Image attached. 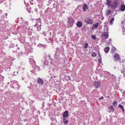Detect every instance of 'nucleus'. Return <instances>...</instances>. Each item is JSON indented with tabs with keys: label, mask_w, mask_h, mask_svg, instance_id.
<instances>
[{
	"label": "nucleus",
	"mask_w": 125,
	"mask_h": 125,
	"mask_svg": "<svg viewBox=\"0 0 125 125\" xmlns=\"http://www.w3.org/2000/svg\"><path fill=\"white\" fill-rule=\"evenodd\" d=\"M68 21L67 25L68 27H70L73 26L75 21L71 17L70 18H68Z\"/></svg>",
	"instance_id": "nucleus-1"
},
{
	"label": "nucleus",
	"mask_w": 125,
	"mask_h": 125,
	"mask_svg": "<svg viewBox=\"0 0 125 125\" xmlns=\"http://www.w3.org/2000/svg\"><path fill=\"white\" fill-rule=\"evenodd\" d=\"M115 0L111 4V7L112 8H116L118 6L121 4L120 1Z\"/></svg>",
	"instance_id": "nucleus-2"
},
{
	"label": "nucleus",
	"mask_w": 125,
	"mask_h": 125,
	"mask_svg": "<svg viewBox=\"0 0 125 125\" xmlns=\"http://www.w3.org/2000/svg\"><path fill=\"white\" fill-rule=\"evenodd\" d=\"M109 30V28H108L104 31L105 32L102 33L101 34V35L104 36L105 38L106 39H107L108 37V31Z\"/></svg>",
	"instance_id": "nucleus-3"
},
{
	"label": "nucleus",
	"mask_w": 125,
	"mask_h": 125,
	"mask_svg": "<svg viewBox=\"0 0 125 125\" xmlns=\"http://www.w3.org/2000/svg\"><path fill=\"white\" fill-rule=\"evenodd\" d=\"M84 21L87 24H92L93 23L92 20L89 17L85 18Z\"/></svg>",
	"instance_id": "nucleus-4"
},
{
	"label": "nucleus",
	"mask_w": 125,
	"mask_h": 125,
	"mask_svg": "<svg viewBox=\"0 0 125 125\" xmlns=\"http://www.w3.org/2000/svg\"><path fill=\"white\" fill-rule=\"evenodd\" d=\"M32 58H33V57L32 56L31 58L29 59V61L30 64L32 65V67H33V66L35 65L36 63L35 61Z\"/></svg>",
	"instance_id": "nucleus-5"
},
{
	"label": "nucleus",
	"mask_w": 125,
	"mask_h": 125,
	"mask_svg": "<svg viewBox=\"0 0 125 125\" xmlns=\"http://www.w3.org/2000/svg\"><path fill=\"white\" fill-rule=\"evenodd\" d=\"M114 57L115 61L116 62L120 59V55L117 53H115V54Z\"/></svg>",
	"instance_id": "nucleus-6"
},
{
	"label": "nucleus",
	"mask_w": 125,
	"mask_h": 125,
	"mask_svg": "<svg viewBox=\"0 0 125 125\" xmlns=\"http://www.w3.org/2000/svg\"><path fill=\"white\" fill-rule=\"evenodd\" d=\"M93 86L96 88H99L100 87V82H99L95 81L93 84Z\"/></svg>",
	"instance_id": "nucleus-7"
},
{
	"label": "nucleus",
	"mask_w": 125,
	"mask_h": 125,
	"mask_svg": "<svg viewBox=\"0 0 125 125\" xmlns=\"http://www.w3.org/2000/svg\"><path fill=\"white\" fill-rule=\"evenodd\" d=\"M18 45H17L15 46L12 49V52L14 53H16L17 52V50H19V48L18 47Z\"/></svg>",
	"instance_id": "nucleus-8"
},
{
	"label": "nucleus",
	"mask_w": 125,
	"mask_h": 125,
	"mask_svg": "<svg viewBox=\"0 0 125 125\" xmlns=\"http://www.w3.org/2000/svg\"><path fill=\"white\" fill-rule=\"evenodd\" d=\"M37 83L39 84H41L42 85L43 84V80L41 78H38L37 79Z\"/></svg>",
	"instance_id": "nucleus-9"
},
{
	"label": "nucleus",
	"mask_w": 125,
	"mask_h": 125,
	"mask_svg": "<svg viewBox=\"0 0 125 125\" xmlns=\"http://www.w3.org/2000/svg\"><path fill=\"white\" fill-rule=\"evenodd\" d=\"M68 111L66 110L63 113V117L64 118H66L68 116Z\"/></svg>",
	"instance_id": "nucleus-10"
},
{
	"label": "nucleus",
	"mask_w": 125,
	"mask_h": 125,
	"mask_svg": "<svg viewBox=\"0 0 125 125\" xmlns=\"http://www.w3.org/2000/svg\"><path fill=\"white\" fill-rule=\"evenodd\" d=\"M111 13V11L110 10H108L105 12L106 15L108 16Z\"/></svg>",
	"instance_id": "nucleus-11"
},
{
	"label": "nucleus",
	"mask_w": 125,
	"mask_h": 125,
	"mask_svg": "<svg viewBox=\"0 0 125 125\" xmlns=\"http://www.w3.org/2000/svg\"><path fill=\"white\" fill-rule=\"evenodd\" d=\"M109 110V112H113L114 111V109L113 106L111 105L108 107Z\"/></svg>",
	"instance_id": "nucleus-12"
},
{
	"label": "nucleus",
	"mask_w": 125,
	"mask_h": 125,
	"mask_svg": "<svg viewBox=\"0 0 125 125\" xmlns=\"http://www.w3.org/2000/svg\"><path fill=\"white\" fill-rule=\"evenodd\" d=\"M106 4L109 7H111V1L110 0H106Z\"/></svg>",
	"instance_id": "nucleus-13"
},
{
	"label": "nucleus",
	"mask_w": 125,
	"mask_h": 125,
	"mask_svg": "<svg viewBox=\"0 0 125 125\" xmlns=\"http://www.w3.org/2000/svg\"><path fill=\"white\" fill-rule=\"evenodd\" d=\"M82 23L81 21H79L77 22L76 25L78 27H81L82 26Z\"/></svg>",
	"instance_id": "nucleus-14"
},
{
	"label": "nucleus",
	"mask_w": 125,
	"mask_h": 125,
	"mask_svg": "<svg viewBox=\"0 0 125 125\" xmlns=\"http://www.w3.org/2000/svg\"><path fill=\"white\" fill-rule=\"evenodd\" d=\"M99 24V23L98 22H97L96 24H94L92 26L93 29H94L95 28H97L98 25Z\"/></svg>",
	"instance_id": "nucleus-15"
},
{
	"label": "nucleus",
	"mask_w": 125,
	"mask_h": 125,
	"mask_svg": "<svg viewBox=\"0 0 125 125\" xmlns=\"http://www.w3.org/2000/svg\"><path fill=\"white\" fill-rule=\"evenodd\" d=\"M110 49V48L109 47H107L105 48L104 50V52L106 53H107L109 52Z\"/></svg>",
	"instance_id": "nucleus-16"
},
{
	"label": "nucleus",
	"mask_w": 125,
	"mask_h": 125,
	"mask_svg": "<svg viewBox=\"0 0 125 125\" xmlns=\"http://www.w3.org/2000/svg\"><path fill=\"white\" fill-rule=\"evenodd\" d=\"M39 45L40 46L43 47V48H44L45 49H46L47 47V46L45 44H39Z\"/></svg>",
	"instance_id": "nucleus-17"
},
{
	"label": "nucleus",
	"mask_w": 125,
	"mask_h": 125,
	"mask_svg": "<svg viewBox=\"0 0 125 125\" xmlns=\"http://www.w3.org/2000/svg\"><path fill=\"white\" fill-rule=\"evenodd\" d=\"M64 123L65 124H67L68 122V120L66 118H64L63 119Z\"/></svg>",
	"instance_id": "nucleus-18"
},
{
	"label": "nucleus",
	"mask_w": 125,
	"mask_h": 125,
	"mask_svg": "<svg viewBox=\"0 0 125 125\" xmlns=\"http://www.w3.org/2000/svg\"><path fill=\"white\" fill-rule=\"evenodd\" d=\"M26 10L29 13H31L33 12V10H32L31 8H26Z\"/></svg>",
	"instance_id": "nucleus-19"
},
{
	"label": "nucleus",
	"mask_w": 125,
	"mask_h": 125,
	"mask_svg": "<svg viewBox=\"0 0 125 125\" xmlns=\"http://www.w3.org/2000/svg\"><path fill=\"white\" fill-rule=\"evenodd\" d=\"M117 102L116 101H114L112 103L113 105L115 107L117 106Z\"/></svg>",
	"instance_id": "nucleus-20"
},
{
	"label": "nucleus",
	"mask_w": 125,
	"mask_h": 125,
	"mask_svg": "<svg viewBox=\"0 0 125 125\" xmlns=\"http://www.w3.org/2000/svg\"><path fill=\"white\" fill-rule=\"evenodd\" d=\"M118 107L121 108L122 110L123 113H124L125 110L123 106L121 104H119L118 106Z\"/></svg>",
	"instance_id": "nucleus-21"
},
{
	"label": "nucleus",
	"mask_w": 125,
	"mask_h": 125,
	"mask_svg": "<svg viewBox=\"0 0 125 125\" xmlns=\"http://www.w3.org/2000/svg\"><path fill=\"white\" fill-rule=\"evenodd\" d=\"M114 17H112L111 18V19L110 21V22H109L110 24L111 25L113 24V21H114Z\"/></svg>",
	"instance_id": "nucleus-22"
},
{
	"label": "nucleus",
	"mask_w": 125,
	"mask_h": 125,
	"mask_svg": "<svg viewBox=\"0 0 125 125\" xmlns=\"http://www.w3.org/2000/svg\"><path fill=\"white\" fill-rule=\"evenodd\" d=\"M13 43H11L9 47V48H13L15 46Z\"/></svg>",
	"instance_id": "nucleus-23"
},
{
	"label": "nucleus",
	"mask_w": 125,
	"mask_h": 125,
	"mask_svg": "<svg viewBox=\"0 0 125 125\" xmlns=\"http://www.w3.org/2000/svg\"><path fill=\"white\" fill-rule=\"evenodd\" d=\"M120 1L121 2V5L120 8H125V5L124 4V3H122V1Z\"/></svg>",
	"instance_id": "nucleus-24"
},
{
	"label": "nucleus",
	"mask_w": 125,
	"mask_h": 125,
	"mask_svg": "<svg viewBox=\"0 0 125 125\" xmlns=\"http://www.w3.org/2000/svg\"><path fill=\"white\" fill-rule=\"evenodd\" d=\"M33 68L34 69H37V70H38L39 69V67L38 66H37L36 64L34 65V66H33Z\"/></svg>",
	"instance_id": "nucleus-25"
},
{
	"label": "nucleus",
	"mask_w": 125,
	"mask_h": 125,
	"mask_svg": "<svg viewBox=\"0 0 125 125\" xmlns=\"http://www.w3.org/2000/svg\"><path fill=\"white\" fill-rule=\"evenodd\" d=\"M60 9L59 10L60 12L62 13H65L64 11L63 10L62 8H60Z\"/></svg>",
	"instance_id": "nucleus-26"
},
{
	"label": "nucleus",
	"mask_w": 125,
	"mask_h": 125,
	"mask_svg": "<svg viewBox=\"0 0 125 125\" xmlns=\"http://www.w3.org/2000/svg\"><path fill=\"white\" fill-rule=\"evenodd\" d=\"M84 44L85 45L84 46V48L85 49L87 48L88 46V44L87 43H85Z\"/></svg>",
	"instance_id": "nucleus-27"
},
{
	"label": "nucleus",
	"mask_w": 125,
	"mask_h": 125,
	"mask_svg": "<svg viewBox=\"0 0 125 125\" xmlns=\"http://www.w3.org/2000/svg\"><path fill=\"white\" fill-rule=\"evenodd\" d=\"M122 30L123 32H124L125 31V27L124 25H122Z\"/></svg>",
	"instance_id": "nucleus-28"
},
{
	"label": "nucleus",
	"mask_w": 125,
	"mask_h": 125,
	"mask_svg": "<svg viewBox=\"0 0 125 125\" xmlns=\"http://www.w3.org/2000/svg\"><path fill=\"white\" fill-rule=\"evenodd\" d=\"M99 58L98 59V62L100 63H101L102 62V58L100 55L99 56Z\"/></svg>",
	"instance_id": "nucleus-29"
},
{
	"label": "nucleus",
	"mask_w": 125,
	"mask_h": 125,
	"mask_svg": "<svg viewBox=\"0 0 125 125\" xmlns=\"http://www.w3.org/2000/svg\"><path fill=\"white\" fill-rule=\"evenodd\" d=\"M97 55V54L95 52H93V54L92 55V56L93 57H95Z\"/></svg>",
	"instance_id": "nucleus-30"
},
{
	"label": "nucleus",
	"mask_w": 125,
	"mask_h": 125,
	"mask_svg": "<svg viewBox=\"0 0 125 125\" xmlns=\"http://www.w3.org/2000/svg\"><path fill=\"white\" fill-rule=\"evenodd\" d=\"M122 25H124L125 27V19L122 22Z\"/></svg>",
	"instance_id": "nucleus-31"
},
{
	"label": "nucleus",
	"mask_w": 125,
	"mask_h": 125,
	"mask_svg": "<svg viewBox=\"0 0 125 125\" xmlns=\"http://www.w3.org/2000/svg\"><path fill=\"white\" fill-rule=\"evenodd\" d=\"M120 10H119L117 11H124L125 10V8H120Z\"/></svg>",
	"instance_id": "nucleus-32"
},
{
	"label": "nucleus",
	"mask_w": 125,
	"mask_h": 125,
	"mask_svg": "<svg viewBox=\"0 0 125 125\" xmlns=\"http://www.w3.org/2000/svg\"><path fill=\"white\" fill-rule=\"evenodd\" d=\"M43 63L45 65H47L48 64V62L47 61H45Z\"/></svg>",
	"instance_id": "nucleus-33"
},
{
	"label": "nucleus",
	"mask_w": 125,
	"mask_h": 125,
	"mask_svg": "<svg viewBox=\"0 0 125 125\" xmlns=\"http://www.w3.org/2000/svg\"><path fill=\"white\" fill-rule=\"evenodd\" d=\"M91 37L94 40L96 38V37L95 36L93 35H92L91 36Z\"/></svg>",
	"instance_id": "nucleus-34"
},
{
	"label": "nucleus",
	"mask_w": 125,
	"mask_h": 125,
	"mask_svg": "<svg viewBox=\"0 0 125 125\" xmlns=\"http://www.w3.org/2000/svg\"><path fill=\"white\" fill-rule=\"evenodd\" d=\"M13 73H14V74L13 75H14V76H15L17 75V74L18 73V72H14Z\"/></svg>",
	"instance_id": "nucleus-35"
},
{
	"label": "nucleus",
	"mask_w": 125,
	"mask_h": 125,
	"mask_svg": "<svg viewBox=\"0 0 125 125\" xmlns=\"http://www.w3.org/2000/svg\"><path fill=\"white\" fill-rule=\"evenodd\" d=\"M88 6L87 5L84 4L83 6V8H88Z\"/></svg>",
	"instance_id": "nucleus-36"
},
{
	"label": "nucleus",
	"mask_w": 125,
	"mask_h": 125,
	"mask_svg": "<svg viewBox=\"0 0 125 125\" xmlns=\"http://www.w3.org/2000/svg\"><path fill=\"white\" fill-rule=\"evenodd\" d=\"M57 55V54L56 53H55L54 55V59H56V58H58V57H56V56Z\"/></svg>",
	"instance_id": "nucleus-37"
},
{
	"label": "nucleus",
	"mask_w": 125,
	"mask_h": 125,
	"mask_svg": "<svg viewBox=\"0 0 125 125\" xmlns=\"http://www.w3.org/2000/svg\"><path fill=\"white\" fill-rule=\"evenodd\" d=\"M88 8H83V11H86L87 10Z\"/></svg>",
	"instance_id": "nucleus-38"
},
{
	"label": "nucleus",
	"mask_w": 125,
	"mask_h": 125,
	"mask_svg": "<svg viewBox=\"0 0 125 125\" xmlns=\"http://www.w3.org/2000/svg\"><path fill=\"white\" fill-rule=\"evenodd\" d=\"M51 60V61L50 63H51V64H52L53 63V60L52 59Z\"/></svg>",
	"instance_id": "nucleus-39"
},
{
	"label": "nucleus",
	"mask_w": 125,
	"mask_h": 125,
	"mask_svg": "<svg viewBox=\"0 0 125 125\" xmlns=\"http://www.w3.org/2000/svg\"><path fill=\"white\" fill-rule=\"evenodd\" d=\"M48 57L49 58L50 60H51L52 59L51 58V57L50 54H49L48 55Z\"/></svg>",
	"instance_id": "nucleus-40"
},
{
	"label": "nucleus",
	"mask_w": 125,
	"mask_h": 125,
	"mask_svg": "<svg viewBox=\"0 0 125 125\" xmlns=\"http://www.w3.org/2000/svg\"><path fill=\"white\" fill-rule=\"evenodd\" d=\"M103 98H104V97L103 96H102L101 97L99 98V100H101V99H103Z\"/></svg>",
	"instance_id": "nucleus-41"
},
{
	"label": "nucleus",
	"mask_w": 125,
	"mask_h": 125,
	"mask_svg": "<svg viewBox=\"0 0 125 125\" xmlns=\"http://www.w3.org/2000/svg\"><path fill=\"white\" fill-rule=\"evenodd\" d=\"M56 50H57V51H59V48L57 47L56 49Z\"/></svg>",
	"instance_id": "nucleus-42"
},
{
	"label": "nucleus",
	"mask_w": 125,
	"mask_h": 125,
	"mask_svg": "<svg viewBox=\"0 0 125 125\" xmlns=\"http://www.w3.org/2000/svg\"><path fill=\"white\" fill-rule=\"evenodd\" d=\"M48 43H52V41H48Z\"/></svg>",
	"instance_id": "nucleus-43"
},
{
	"label": "nucleus",
	"mask_w": 125,
	"mask_h": 125,
	"mask_svg": "<svg viewBox=\"0 0 125 125\" xmlns=\"http://www.w3.org/2000/svg\"><path fill=\"white\" fill-rule=\"evenodd\" d=\"M121 72L122 73H124L123 72H124V71H122V70H121Z\"/></svg>",
	"instance_id": "nucleus-44"
},
{
	"label": "nucleus",
	"mask_w": 125,
	"mask_h": 125,
	"mask_svg": "<svg viewBox=\"0 0 125 125\" xmlns=\"http://www.w3.org/2000/svg\"><path fill=\"white\" fill-rule=\"evenodd\" d=\"M109 41H111V39H109Z\"/></svg>",
	"instance_id": "nucleus-45"
},
{
	"label": "nucleus",
	"mask_w": 125,
	"mask_h": 125,
	"mask_svg": "<svg viewBox=\"0 0 125 125\" xmlns=\"http://www.w3.org/2000/svg\"><path fill=\"white\" fill-rule=\"evenodd\" d=\"M24 79H25V78H22V80H24Z\"/></svg>",
	"instance_id": "nucleus-46"
},
{
	"label": "nucleus",
	"mask_w": 125,
	"mask_h": 125,
	"mask_svg": "<svg viewBox=\"0 0 125 125\" xmlns=\"http://www.w3.org/2000/svg\"><path fill=\"white\" fill-rule=\"evenodd\" d=\"M58 8H56V10H58Z\"/></svg>",
	"instance_id": "nucleus-47"
},
{
	"label": "nucleus",
	"mask_w": 125,
	"mask_h": 125,
	"mask_svg": "<svg viewBox=\"0 0 125 125\" xmlns=\"http://www.w3.org/2000/svg\"><path fill=\"white\" fill-rule=\"evenodd\" d=\"M69 79L70 80H71V79H70V77H69Z\"/></svg>",
	"instance_id": "nucleus-48"
},
{
	"label": "nucleus",
	"mask_w": 125,
	"mask_h": 125,
	"mask_svg": "<svg viewBox=\"0 0 125 125\" xmlns=\"http://www.w3.org/2000/svg\"><path fill=\"white\" fill-rule=\"evenodd\" d=\"M7 13H6L5 15V16H6L7 15Z\"/></svg>",
	"instance_id": "nucleus-49"
},
{
	"label": "nucleus",
	"mask_w": 125,
	"mask_h": 125,
	"mask_svg": "<svg viewBox=\"0 0 125 125\" xmlns=\"http://www.w3.org/2000/svg\"><path fill=\"white\" fill-rule=\"evenodd\" d=\"M43 106H44V104H43V105H42V106L43 107Z\"/></svg>",
	"instance_id": "nucleus-50"
},
{
	"label": "nucleus",
	"mask_w": 125,
	"mask_h": 125,
	"mask_svg": "<svg viewBox=\"0 0 125 125\" xmlns=\"http://www.w3.org/2000/svg\"><path fill=\"white\" fill-rule=\"evenodd\" d=\"M23 26V27H24V26H23V25H21V26Z\"/></svg>",
	"instance_id": "nucleus-51"
},
{
	"label": "nucleus",
	"mask_w": 125,
	"mask_h": 125,
	"mask_svg": "<svg viewBox=\"0 0 125 125\" xmlns=\"http://www.w3.org/2000/svg\"><path fill=\"white\" fill-rule=\"evenodd\" d=\"M53 7L54 8H55V7L54 6H53Z\"/></svg>",
	"instance_id": "nucleus-52"
},
{
	"label": "nucleus",
	"mask_w": 125,
	"mask_h": 125,
	"mask_svg": "<svg viewBox=\"0 0 125 125\" xmlns=\"http://www.w3.org/2000/svg\"><path fill=\"white\" fill-rule=\"evenodd\" d=\"M116 0V1H119V0Z\"/></svg>",
	"instance_id": "nucleus-53"
},
{
	"label": "nucleus",
	"mask_w": 125,
	"mask_h": 125,
	"mask_svg": "<svg viewBox=\"0 0 125 125\" xmlns=\"http://www.w3.org/2000/svg\"><path fill=\"white\" fill-rule=\"evenodd\" d=\"M115 11H115H115L114 10V11H113V12H115Z\"/></svg>",
	"instance_id": "nucleus-54"
},
{
	"label": "nucleus",
	"mask_w": 125,
	"mask_h": 125,
	"mask_svg": "<svg viewBox=\"0 0 125 125\" xmlns=\"http://www.w3.org/2000/svg\"><path fill=\"white\" fill-rule=\"evenodd\" d=\"M107 97L108 98H109V96H107Z\"/></svg>",
	"instance_id": "nucleus-55"
},
{
	"label": "nucleus",
	"mask_w": 125,
	"mask_h": 125,
	"mask_svg": "<svg viewBox=\"0 0 125 125\" xmlns=\"http://www.w3.org/2000/svg\"><path fill=\"white\" fill-rule=\"evenodd\" d=\"M55 4H53V5H54H54H55Z\"/></svg>",
	"instance_id": "nucleus-56"
},
{
	"label": "nucleus",
	"mask_w": 125,
	"mask_h": 125,
	"mask_svg": "<svg viewBox=\"0 0 125 125\" xmlns=\"http://www.w3.org/2000/svg\"><path fill=\"white\" fill-rule=\"evenodd\" d=\"M114 48H115V49L116 50V49L115 47H114Z\"/></svg>",
	"instance_id": "nucleus-57"
},
{
	"label": "nucleus",
	"mask_w": 125,
	"mask_h": 125,
	"mask_svg": "<svg viewBox=\"0 0 125 125\" xmlns=\"http://www.w3.org/2000/svg\"><path fill=\"white\" fill-rule=\"evenodd\" d=\"M100 76H101V77H102V75H101Z\"/></svg>",
	"instance_id": "nucleus-58"
},
{
	"label": "nucleus",
	"mask_w": 125,
	"mask_h": 125,
	"mask_svg": "<svg viewBox=\"0 0 125 125\" xmlns=\"http://www.w3.org/2000/svg\"><path fill=\"white\" fill-rule=\"evenodd\" d=\"M54 77H55V76H54Z\"/></svg>",
	"instance_id": "nucleus-59"
},
{
	"label": "nucleus",
	"mask_w": 125,
	"mask_h": 125,
	"mask_svg": "<svg viewBox=\"0 0 125 125\" xmlns=\"http://www.w3.org/2000/svg\"><path fill=\"white\" fill-rule=\"evenodd\" d=\"M116 14V13H115V14Z\"/></svg>",
	"instance_id": "nucleus-60"
}]
</instances>
